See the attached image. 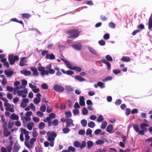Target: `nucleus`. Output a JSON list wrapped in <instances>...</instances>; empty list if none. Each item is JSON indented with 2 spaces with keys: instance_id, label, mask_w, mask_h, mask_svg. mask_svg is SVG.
<instances>
[{
  "instance_id": "1",
  "label": "nucleus",
  "mask_w": 152,
  "mask_h": 152,
  "mask_svg": "<svg viewBox=\"0 0 152 152\" xmlns=\"http://www.w3.org/2000/svg\"><path fill=\"white\" fill-rule=\"evenodd\" d=\"M80 32L77 29H72L66 32V34L69 35H71L68 37V38H76L79 36Z\"/></svg>"
},
{
  "instance_id": "2",
  "label": "nucleus",
  "mask_w": 152,
  "mask_h": 152,
  "mask_svg": "<svg viewBox=\"0 0 152 152\" xmlns=\"http://www.w3.org/2000/svg\"><path fill=\"white\" fill-rule=\"evenodd\" d=\"M56 117V115L53 113H51L49 114V116L47 117L46 118L43 119V121L45 122L48 123V126L50 127L52 125V121H51V119L54 118Z\"/></svg>"
},
{
  "instance_id": "3",
  "label": "nucleus",
  "mask_w": 152,
  "mask_h": 152,
  "mask_svg": "<svg viewBox=\"0 0 152 152\" xmlns=\"http://www.w3.org/2000/svg\"><path fill=\"white\" fill-rule=\"evenodd\" d=\"M8 60L9 61L10 64L12 65L15 64V61L19 60V58L18 56L16 55L14 56L13 54H11L8 55Z\"/></svg>"
},
{
  "instance_id": "4",
  "label": "nucleus",
  "mask_w": 152,
  "mask_h": 152,
  "mask_svg": "<svg viewBox=\"0 0 152 152\" xmlns=\"http://www.w3.org/2000/svg\"><path fill=\"white\" fill-rule=\"evenodd\" d=\"M48 136V140L49 141H54L55 138L57 136V134L54 132H48L47 133Z\"/></svg>"
},
{
  "instance_id": "5",
  "label": "nucleus",
  "mask_w": 152,
  "mask_h": 152,
  "mask_svg": "<svg viewBox=\"0 0 152 152\" xmlns=\"http://www.w3.org/2000/svg\"><path fill=\"white\" fill-rule=\"evenodd\" d=\"M21 131L22 133L26 134L25 136V141H27L30 139V137L28 135L29 132L28 131L26 130L25 129L21 128Z\"/></svg>"
},
{
  "instance_id": "6",
  "label": "nucleus",
  "mask_w": 152,
  "mask_h": 152,
  "mask_svg": "<svg viewBox=\"0 0 152 152\" xmlns=\"http://www.w3.org/2000/svg\"><path fill=\"white\" fill-rule=\"evenodd\" d=\"M54 89L58 92H61L64 90V88L61 86L55 84L54 86Z\"/></svg>"
},
{
  "instance_id": "7",
  "label": "nucleus",
  "mask_w": 152,
  "mask_h": 152,
  "mask_svg": "<svg viewBox=\"0 0 152 152\" xmlns=\"http://www.w3.org/2000/svg\"><path fill=\"white\" fill-rule=\"evenodd\" d=\"M4 105L6 107V110L7 111L13 113L14 112V110L12 108H10L11 105L10 104L8 103V102H4Z\"/></svg>"
},
{
  "instance_id": "8",
  "label": "nucleus",
  "mask_w": 152,
  "mask_h": 152,
  "mask_svg": "<svg viewBox=\"0 0 152 152\" xmlns=\"http://www.w3.org/2000/svg\"><path fill=\"white\" fill-rule=\"evenodd\" d=\"M72 47L77 50H80L82 48V45L80 43L72 45Z\"/></svg>"
},
{
  "instance_id": "9",
  "label": "nucleus",
  "mask_w": 152,
  "mask_h": 152,
  "mask_svg": "<svg viewBox=\"0 0 152 152\" xmlns=\"http://www.w3.org/2000/svg\"><path fill=\"white\" fill-rule=\"evenodd\" d=\"M27 62L26 58V57H23L22 58L20 61L19 65L22 66L26 65L25 63Z\"/></svg>"
},
{
  "instance_id": "10",
  "label": "nucleus",
  "mask_w": 152,
  "mask_h": 152,
  "mask_svg": "<svg viewBox=\"0 0 152 152\" xmlns=\"http://www.w3.org/2000/svg\"><path fill=\"white\" fill-rule=\"evenodd\" d=\"M66 127H70L71 125H72V126H74V124L73 123V121L71 118L68 119L66 120Z\"/></svg>"
},
{
  "instance_id": "11",
  "label": "nucleus",
  "mask_w": 152,
  "mask_h": 152,
  "mask_svg": "<svg viewBox=\"0 0 152 152\" xmlns=\"http://www.w3.org/2000/svg\"><path fill=\"white\" fill-rule=\"evenodd\" d=\"M149 126V125L148 124L145 123H143L141 124L140 125V127L142 130H144L145 132H147V130L146 127H148Z\"/></svg>"
},
{
  "instance_id": "12",
  "label": "nucleus",
  "mask_w": 152,
  "mask_h": 152,
  "mask_svg": "<svg viewBox=\"0 0 152 152\" xmlns=\"http://www.w3.org/2000/svg\"><path fill=\"white\" fill-rule=\"evenodd\" d=\"M4 73L7 77H10L14 74V72L13 71H9L6 70L4 71Z\"/></svg>"
},
{
  "instance_id": "13",
  "label": "nucleus",
  "mask_w": 152,
  "mask_h": 152,
  "mask_svg": "<svg viewBox=\"0 0 152 152\" xmlns=\"http://www.w3.org/2000/svg\"><path fill=\"white\" fill-rule=\"evenodd\" d=\"M31 69L33 72V75L36 76L38 75L39 73L36 68L35 67H31Z\"/></svg>"
},
{
  "instance_id": "14",
  "label": "nucleus",
  "mask_w": 152,
  "mask_h": 152,
  "mask_svg": "<svg viewBox=\"0 0 152 152\" xmlns=\"http://www.w3.org/2000/svg\"><path fill=\"white\" fill-rule=\"evenodd\" d=\"M20 15L21 16V18L26 19L29 18L31 16V14L26 13L21 14Z\"/></svg>"
},
{
  "instance_id": "15",
  "label": "nucleus",
  "mask_w": 152,
  "mask_h": 152,
  "mask_svg": "<svg viewBox=\"0 0 152 152\" xmlns=\"http://www.w3.org/2000/svg\"><path fill=\"white\" fill-rule=\"evenodd\" d=\"M20 73L26 76H29L31 74V72L29 71H26L25 70H23L20 71Z\"/></svg>"
},
{
  "instance_id": "16",
  "label": "nucleus",
  "mask_w": 152,
  "mask_h": 152,
  "mask_svg": "<svg viewBox=\"0 0 152 152\" xmlns=\"http://www.w3.org/2000/svg\"><path fill=\"white\" fill-rule=\"evenodd\" d=\"M113 11H117V14H116L114 12L113 13L114 14L116 15V18H118V19H121V16L119 14V12L118 11V9L117 8H114L113 10Z\"/></svg>"
},
{
  "instance_id": "17",
  "label": "nucleus",
  "mask_w": 152,
  "mask_h": 152,
  "mask_svg": "<svg viewBox=\"0 0 152 152\" xmlns=\"http://www.w3.org/2000/svg\"><path fill=\"white\" fill-rule=\"evenodd\" d=\"M113 127L112 125H108L106 128V131L107 132L110 133H112V132L113 130Z\"/></svg>"
},
{
  "instance_id": "18",
  "label": "nucleus",
  "mask_w": 152,
  "mask_h": 152,
  "mask_svg": "<svg viewBox=\"0 0 152 152\" xmlns=\"http://www.w3.org/2000/svg\"><path fill=\"white\" fill-rule=\"evenodd\" d=\"M10 118L12 120H18L19 119V117L18 115L13 113L11 115Z\"/></svg>"
},
{
  "instance_id": "19",
  "label": "nucleus",
  "mask_w": 152,
  "mask_h": 152,
  "mask_svg": "<svg viewBox=\"0 0 152 152\" xmlns=\"http://www.w3.org/2000/svg\"><path fill=\"white\" fill-rule=\"evenodd\" d=\"M46 58L47 59H50V60H53L55 58L54 55L52 53L50 55L47 54L46 56Z\"/></svg>"
},
{
  "instance_id": "20",
  "label": "nucleus",
  "mask_w": 152,
  "mask_h": 152,
  "mask_svg": "<svg viewBox=\"0 0 152 152\" xmlns=\"http://www.w3.org/2000/svg\"><path fill=\"white\" fill-rule=\"evenodd\" d=\"M121 60L123 62H129L130 61V58L128 56H123L121 59Z\"/></svg>"
},
{
  "instance_id": "21",
  "label": "nucleus",
  "mask_w": 152,
  "mask_h": 152,
  "mask_svg": "<svg viewBox=\"0 0 152 152\" xmlns=\"http://www.w3.org/2000/svg\"><path fill=\"white\" fill-rule=\"evenodd\" d=\"M22 94H23L22 95V98H25L26 97L28 93L27 90L26 88H25L22 90Z\"/></svg>"
},
{
  "instance_id": "22",
  "label": "nucleus",
  "mask_w": 152,
  "mask_h": 152,
  "mask_svg": "<svg viewBox=\"0 0 152 152\" xmlns=\"http://www.w3.org/2000/svg\"><path fill=\"white\" fill-rule=\"evenodd\" d=\"M75 78L76 80L80 82L83 81L85 80V79L80 76L77 75L75 77Z\"/></svg>"
},
{
  "instance_id": "23",
  "label": "nucleus",
  "mask_w": 152,
  "mask_h": 152,
  "mask_svg": "<svg viewBox=\"0 0 152 152\" xmlns=\"http://www.w3.org/2000/svg\"><path fill=\"white\" fill-rule=\"evenodd\" d=\"M104 120V118L103 117V116L102 115H99V116L97 118L96 120L98 122H101L102 121H103Z\"/></svg>"
},
{
  "instance_id": "24",
  "label": "nucleus",
  "mask_w": 152,
  "mask_h": 152,
  "mask_svg": "<svg viewBox=\"0 0 152 152\" xmlns=\"http://www.w3.org/2000/svg\"><path fill=\"white\" fill-rule=\"evenodd\" d=\"M33 126V123L32 122H30L27 125V127L29 130H31L32 129V127Z\"/></svg>"
},
{
  "instance_id": "25",
  "label": "nucleus",
  "mask_w": 152,
  "mask_h": 152,
  "mask_svg": "<svg viewBox=\"0 0 152 152\" xmlns=\"http://www.w3.org/2000/svg\"><path fill=\"white\" fill-rule=\"evenodd\" d=\"M92 131L91 130L90 128H88L86 130V134L87 135H89L90 137H92Z\"/></svg>"
},
{
  "instance_id": "26",
  "label": "nucleus",
  "mask_w": 152,
  "mask_h": 152,
  "mask_svg": "<svg viewBox=\"0 0 152 152\" xmlns=\"http://www.w3.org/2000/svg\"><path fill=\"white\" fill-rule=\"evenodd\" d=\"M39 128L41 130H42L45 127V124L42 122H41L38 125Z\"/></svg>"
},
{
  "instance_id": "27",
  "label": "nucleus",
  "mask_w": 152,
  "mask_h": 152,
  "mask_svg": "<svg viewBox=\"0 0 152 152\" xmlns=\"http://www.w3.org/2000/svg\"><path fill=\"white\" fill-rule=\"evenodd\" d=\"M68 127H66L63 129L62 131L64 134H67L70 131V130Z\"/></svg>"
},
{
  "instance_id": "28",
  "label": "nucleus",
  "mask_w": 152,
  "mask_h": 152,
  "mask_svg": "<svg viewBox=\"0 0 152 152\" xmlns=\"http://www.w3.org/2000/svg\"><path fill=\"white\" fill-rule=\"evenodd\" d=\"M88 126L89 127L93 128L95 126V124L93 121H90L88 124Z\"/></svg>"
},
{
  "instance_id": "29",
  "label": "nucleus",
  "mask_w": 152,
  "mask_h": 152,
  "mask_svg": "<svg viewBox=\"0 0 152 152\" xmlns=\"http://www.w3.org/2000/svg\"><path fill=\"white\" fill-rule=\"evenodd\" d=\"M81 123L83 126L85 127L87 125V121L86 120L83 119L81 121Z\"/></svg>"
},
{
  "instance_id": "30",
  "label": "nucleus",
  "mask_w": 152,
  "mask_h": 152,
  "mask_svg": "<svg viewBox=\"0 0 152 152\" xmlns=\"http://www.w3.org/2000/svg\"><path fill=\"white\" fill-rule=\"evenodd\" d=\"M87 148H89L93 146V142L92 141H88L87 142Z\"/></svg>"
},
{
  "instance_id": "31",
  "label": "nucleus",
  "mask_w": 152,
  "mask_h": 152,
  "mask_svg": "<svg viewBox=\"0 0 152 152\" xmlns=\"http://www.w3.org/2000/svg\"><path fill=\"white\" fill-rule=\"evenodd\" d=\"M107 125V122L105 121H103L101 125V129H104L105 128Z\"/></svg>"
},
{
  "instance_id": "32",
  "label": "nucleus",
  "mask_w": 152,
  "mask_h": 152,
  "mask_svg": "<svg viewBox=\"0 0 152 152\" xmlns=\"http://www.w3.org/2000/svg\"><path fill=\"white\" fill-rule=\"evenodd\" d=\"M11 134L10 132L7 131V130H4V136L5 137H7L10 135Z\"/></svg>"
},
{
  "instance_id": "33",
  "label": "nucleus",
  "mask_w": 152,
  "mask_h": 152,
  "mask_svg": "<svg viewBox=\"0 0 152 152\" xmlns=\"http://www.w3.org/2000/svg\"><path fill=\"white\" fill-rule=\"evenodd\" d=\"M12 143L7 147V152H11L12 149Z\"/></svg>"
},
{
  "instance_id": "34",
  "label": "nucleus",
  "mask_w": 152,
  "mask_h": 152,
  "mask_svg": "<svg viewBox=\"0 0 152 152\" xmlns=\"http://www.w3.org/2000/svg\"><path fill=\"white\" fill-rule=\"evenodd\" d=\"M58 124V121L57 119H54L53 122H52V124L54 126H56Z\"/></svg>"
},
{
  "instance_id": "35",
  "label": "nucleus",
  "mask_w": 152,
  "mask_h": 152,
  "mask_svg": "<svg viewBox=\"0 0 152 152\" xmlns=\"http://www.w3.org/2000/svg\"><path fill=\"white\" fill-rule=\"evenodd\" d=\"M21 118L23 121L25 120L26 122L29 121L31 120V118L29 117L21 116Z\"/></svg>"
},
{
  "instance_id": "36",
  "label": "nucleus",
  "mask_w": 152,
  "mask_h": 152,
  "mask_svg": "<svg viewBox=\"0 0 152 152\" xmlns=\"http://www.w3.org/2000/svg\"><path fill=\"white\" fill-rule=\"evenodd\" d=\"M66 64L67 65V67L69 69L72 70L74 66H73L68 61L67 63H66Z\"/></svg>"
},
{
  "instance_id": "37",
  "label": "nucleus",
  "mask_w": 152,
  "mask_h": 152,
  "mask_svg": "<svg viewBox=\"0 0 152 152\" xmlns=\"http://www.w3.org/2000/svg\"><path fill=\"white\" fill-rule=\"evenodd\" d=\"M133 126L135 131L137 132H138L139 131V129L138 126L136 124H134Z\"/></svg>"
},
{
  "instance_id": "38",
  "label": "nucleus",
  "mask_w": 152,
  "mask_h": 152,
  "mask_svg": "<svg viewBox=\"0 0 152 152\" xmlns=\"http://www.w3.org/2000/svg\"><path fill=\"white\" fill-rule=\"evenodd\" d=\"M112 79V77L110 76H108L106 77L105 79L103 80L102 81L103 82H105L106 81H108L109 80H110Z\"/></svg>"
},
{
  "instance_id": "39",
  "label": "nucleus",
  "mask_w": 152,
  "mask_h": 152,
  "mask_svg": "<svg viewBox=\"0 0 152 152\" xmlns=\"http://www.w3.org/2000/svg\"><path fill=\"white\" fill-rule=\"evenodd\" d=\"M14 122L13 121H10L8 123V128L9 129H10L13 126L14 124Z\"/></svg>"
},
{
  "instance_id": "40",
  "label": "nucleus",
  "mask_w": 152,
  "mask_h": 152,
  "mask_svg": "<svg viewBox=\"0 0 152 152\" xmlns=\"http://www.w3.org/2000/svg\"><path fill=\"white\" fill-rule=\"evenodd\" d=\"M19 149L18 147L15 145L13 147V152H18Z\"/></svg>"
},
{
  "instance_id": "41",
  "label": "nucleus",
  "mask_w": 152,
  "mask_h": 152,
  "mask_svg": "<svg viewBox=\"0 0 152 152\" xmlns=\"http://www.w3.org/2000/svg\"><path fill=\"white\" fill-rule=\"evenodd\" d=\"M65 115L67 118H69L72 116V113L70 111H67L65 113Z\"/></svg>"
},
{
  "instance_id": "42",
  "label": "nucleus",
  "mask_w": 152,
  "mask_h": 152,
  "mask_svg": "<svg viewBox=\"0 0 152 152\" xmlns=\"http://www.w3.org/2000/svg\"><path fill=\"white\" fill-rule=\"evenodd\" d=\"M68 149L69 152H75V148L72 146H69L68 147Z\"/></svg>"
},
{
  "instance_id": "43",
  "label": "nucleus",
  "mask_w": 152,
  "mask_h": 152,
  "mask_svg": "<svg viewBox=\"0 0 152 152\" xmlns=\"http://www.w3.org/2000/svg\"><path fill=\"white\" fill-rule=\"evenodd\" d=\"M40 100L41 99L36 98L34 99V102L35 104H37L40 102Z\"/></svg>"
},
{
  "instance_id": "44",
  "label": "nucleus",
  "mask_w": 152,
  "mask_h": 152,
  "mask_svg": "<svg viewBox=\"0 0 152 152\" xmlns=\"http://www.w3.org/2000/svg\"><path fill=\"white\" fill-rule=\"evenodd\" d=\"M152 28V20H149L148 22V28L151 29Z\"/></svg>"
},
{
  "instance_id": "45",
  "label": "nucleus",
  "mask_w": 152,
  "mask_h": 152,
  "mask_svg": "<svg viewBox=\"0 0 152 152\" xmlns=\"http://www.w3.org/2000/svg\"><path fill=\"white\" fill-rule=\"evenodd\" d=\"M88 48L90 52L91 53L94 54H96V52L93 48L91 47H89Z\"/></svg>"
},
{
  "instance_id": "46",
  "label": "nucleus",
  "mask_w": 152,
  "mask_h": 152,
  "mask_svg": "<svg viewBox=\"0 0 152 152\" xmlns=\"http://www.w3.org/2000/svg\"><path fill=\"white\" fill-rule=\"evenodd\" d=\"M88 113V111L86 107H84L82 109V114L83 115H86Z\"/></svg>"
},
{
  "instance_id": "47",
  "label": "nucleus",
  "mask_w": 152,
  "mask_h": 152,
  "mask_svg": "<svg viewBox=\"0 0 152 152\" xmlns=\"http://www.w3.org/2000/svg\"><path fill=\"white\" fill-rule=\"evenodd\" d=\"M86 142L85 141H83L82 142L81 144L80 145V148H82L86 146Z\"/></svg>"
},
{
  "instance_id": "48",
  "label": "nucleus",
  "mask_w": 152,
  "mask_h": 152,
  "mask_svg": "<svg viewBox=\"0 0 152 152\" xmlns=\"http://www.w3.org/2000/svg\"><path fill=\"white\" fill-rule=\"evenodd\" d=\"M80 143L78 141H75L74 143V146L76 147H80Z\"/></svg>"
},
{
  "instance_id": "49",
  "label": "nucleus",
  "mask_w": 152,
  "mask_h": 152,
  "mask_svg": "<svg viewBox=\"0 0 152 152\" xmlns=\"http://www.w3.org/2000/svg\"><path fill=\"white\" fill-rule=\"evenodd\" d=\"M73 113L75 115H78L79 113V110L77 109H75L73 110Z\"/></svg>"
},
{
  "instance_id": "50",
  "label": "nucleus",
  "mask_w": 152,
  "mask_h": 152,
  "mask_svg": "<svg viewBox=\"0 0 152 152\" xmlns=\"http://www.w3.org/2000/svg\"><path fill=\"white\" fill-rule=\"evenodd\" d=\"M66 90L70 92L72 91L73 89L72 87L70 86H67L66 88Z\"/></svg>"
},
{
  "instance_id": "51",
  "label": "nucleus",
  "mask_w": 152,
  "mask_h": 152,
  "mask_svg": "<svg viewBox=\"0 0 152 152\" xmlns=\"http://www.w3.org/2000/svg\"><path fill=\"white\" fill-rule=\"evenodd\" d=\"M72 70H75L76 71L78 72H80L81 71L82 69L80 67L74 66Z\"/></svg>"
},
{
  "instance_id": "52",
  "label": "nucleus",
  "mask_w": 152,
  "mask_h": 152,
  "mask_svg": "<svg viewBox=\"0 0 152 152\" xmlns=\"http://www.w3.org/2000/svg\"><path fill=\"white\" fill-rule=\"evenodd\" d=\"M105 58L107 61H111L113 60V58L110 56L109 55H107L106 56Z\"/></svg>"
},
{
  "instance_id": "53",
  "label": "nucleus",
  "mask_w": 152,
  "mask_h": 152,
  "mask_svg": "<svg viewBox=\"0 0 152 152\" xmlns=\"http://www.w3.org/2000/svg\"><path fill=\"white\" fill-rule=\"evenodd\" d=\"M46 109V107L45 105H42L40 107V110L42 112H44L45 111Z\"/></svg>"
},
{
  "instance_id": "54",
  "label": "nucleus",
  "mask_w": 152,
  "mask_h": 152,
  "mask_svg": "<svg viewBox=\"0 0 152 152\" xmlns=\"http://www.w3.org/2000/svg\"><path fill=\"white\" fill-rule=\"evenodd\" d=\"M97 86H99L101 88H103L105 87V86L103 85V83L101 82H98Z\"/></svg>"
},
{
  "instance_id": "55",
  "label": "nucleus",
  "mask_w": 152,
  "mask_h": 152,
  "mask_svg": "<svg viewBox=\"0 0 152 152\" xmlns=\"http://www.w3.org/2000/svg\"><path fill=\"white\" fill-rule=\"evenodd\" d=\"M41 87L44 89H47L48 88V86L45 83H44L42 84L41 85Z\"/></svg>"
},
{
  "instance_id": "56",
  "label": "nucleus",
  "mask_w": 152,
  "mask_h": 152,
  "mask_svg": "<svg viewBox=\"0 0 152 152\" xmlns=\"http://www.w3.org/2000/svg\"><path fill=\"white\" fill-rule=\"evenodd\" d=\"M145 16V15L144 14H142L140 16H139L138 15H137V14L136 13L134 15V18L135 19L136 18H138V19H140V18H142V16Z\"/></svg>"
},
{
  "instance_id": "57",
  "label": "nucleus",
  "mask_w": 152,
  "mask_h": 152,
  "mask_svg": "<svg viewBox=\"0 0 152 152\" xmlns=\"http://www.w3.org/2000/svg\"><path fill=\"white\" fill-rule=\"evenodd\" d=\"M113 72L115 75H117L121 72V71L119 69H116L113 70Z\"/></svg>"
},
{
  "instance_id": "58",
  "label": "nucleus",
  "mask_w": 152,
  "mask_h": 152,
  "mask_svg": "<svg viewBox=\"0 0 152 152\" xmlns=\"http://www.w3.org/2000/svg\"><path fill=\"white\" fill-rule=\"evenodd\" d=\"M37 115L39 117H42L43 116L44 114L40 111H38L37 112Z\"/></svg>"
},
{
  "instance_id": "59",
  "label": "nucleus",
  "mask_w": 152,
  "mask_h": 152,
  "mask_svg": "<svg viewBox=\"0 0 152 152\" xmlns=\"http://www.w3.org/2000/svg\"><path fill=\"white\" fill-rule=\"evenodd\" d=\"M74 74V72L70 70H68L66 71V74L68 75H71Z\"/></svg>"
},
{
  "instance_id": "60",
  "label": "nucleus",
  "mask_w": 152,
  "mask_h": 152,
  "mask_svg": "<svg viewBox=\"0 0 152 152\" xmlns=\"http://www.w3.org/2000/svg\"><path fill=\"white\" fill-rule=\"evenodd\" d=\"M109 26L112 28H114L115 27V24L113 22H110L108 24Z\"/></svg>"
},
{
  "instance_id": "61",
  "label": "nucleus",
  "mask_w": 152,
  "mask_h": 152,
  "mask_svg": "<svg viewBox=\"0 0 152 152\" xmlns=\"http://www.w3.org/2000/svg\"><path fill=\"white\" fill-rule=\"evenodd\" d=\"M103 38L106 40L109 39L110 38L109 34L108 33L105 34L103 36Z\"/></svg>"
},
{
  "instance_id": "62",
  "label": "nucleus",
  "mask_w": 152,
  "mask_h": 152,
  "mask_svg": "<svg viewBox=\"0 0 152 152\" xmlns=\"http://www.w3.org/2000/svg\"><path fill=\"white\" fill-rule=\"evenodd\" d=\"M6 90L9 92H11L13 90V88L12 87L8 86L6 87Z\"/></svg>"
},
{
  "instance_id": "63",
  "label": "nucleus",
  "mask_w": 152,
  "mask_h": 152,
  "mask_svg": "<svg viewBox=\"0 0 152 152\" xmlns=\"http://www.w3.org/2000/svg\"><path fill=\"white\" fill-rule=\"evenodd\" d=\"M85 4H87L88 5L91 6V5H93L94 4L93 3V2L91 0H89L88 1H87L85 3Z\"/></svg>"
},
{
  "instance_id": "64",
  "label": "nucleus",
  "mask_w": 152,
  "mask_h": 152,
  "mask_svg": "<svg viewBox=\"0 0 152 152\" xmlns=\"http://www.w3.org/2000/svg\"><path fill=\"white\" fill-rule=\"evenodd\" d=\"M52 108L49 106H48L46 109V111L48 113H50L52 111Z\"/></svg>"
}]
</instances>
